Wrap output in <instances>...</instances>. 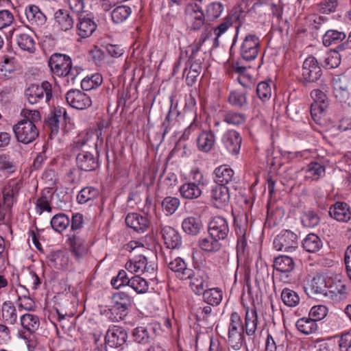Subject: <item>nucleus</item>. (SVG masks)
Listing matches in <instances>:
<instances>
[{
    "mask_svg": "<svg viewBox=\"0 0 351 351\" xmlns=\"http://www.w3.org/2000/svg\"><path fill=\"white\" fill-rule=\"evenodd\" d=\"M178 276L183 280H189V285L191 289L196 293L197 291V278H195V271L189 268L184 267L180 272L178 273Z\"/></svg>",
    "mask_w": 351,
    "mask_h": 351,
    "instance_id": "4d7b16f0",
    "label": "nucleus"
},
{
    "mask_svg": "<svg viewBox=\"0 0 351 351\" xmlns=\"http://www.w3.org/2000/svg\"><path fill=\"white\" fill-rule=\"evenodd\" d=\"M129 287L133 289L137 293H144L148 290V283L139 276L131 277Z\"/></svg>",
    "mask_w": 351,
    "mask_h": 351,
    "instance_id": "6e6d98bb",
    "label": "nucleus"
},
{
    "mask_svg": "<svg viewBox=\"0 0 351 351\" xmlns=\"http://www.w3.org/2000/svg\"><path fill=\"white\" fill-rule=\"evenodd\" d=\"M326 173V167L322 162L311 161L304 171V178L308 181H317Z\"/></svg>",
    "mask_w": 351,
    "mask_h": 351,
    "instance_id": "393cba45",
    "label": "nucleus"
},
{
    "mask_svg": "<svg viewBox=\"0 0 351 351\" xmlns=\"http://www.w3.org/2000/svg\"><path fill=\"white\" fill-rule=\"evenodd\" d=\"M52 97L51 84L43 82L40 86L32 84L25 90V97L30 104H36L43 99L48 102Z\"/></svg>",
    "mask_w": 351,
    "mask_h": 351,
    "instance_id": "39448f33",
    "label": "nucleus"
},
{
    "mask_svg": "<svg viewBox=\"0 0 351 351\" xmlns=\"http://www.w3.org/2000/svg\"><path fill=\"white\" fill-rule=\"evenodd\" d=\"M182 227L184 232L188 234L196 235L197 234V221L195 217H189L184 219Z\"/></svg>",
    "mask_w": 351,
    "mask_h": 351,
    "instance_id": "e2e57ef3",
    "label": "nucleus"
},
{
    "mask_svg": "<svg viewBox=\"0 0 351 351\" xmlns=\"http://www.w3.org/2000/svg\"><path fill=\"white\" fill-rule=\"evenodd\" d=\"M322 72L317 60L313 56L307 57L302 65V77L306 82H314L322 76Z\"/></svg>",
    "mask_w": 351,
    "mask_h": 351,
    "instance_id": "9b49d317",
    "label": "nucleus"
},
{
    "mask_svg": "<svg viewBox=\"0 0 351 351\" xmlns=\"http://www.w3.org/2000/svg\"><path fill=\"white\" fill-rule=\"evenodd\" d=\"M71 223L68 216L64 213L55 215L51 219V226L52 228L58 232L66 230Z\"/></svg>",
    "mask_w": 351,
    "mask_h": 351,
    "instance_id": "79ce46f5",
    "label": "nucleus"
},
{
    "mask_svg": "<svg viewBox=\"0 0 351 351\" xmlns=\"http://www.w3.org/2000/svg\"><path fill=\"white\" fill-rule=\"evenodd\" d=\"M258 316L256 308H245L244 322L237 312L230 315L228 327V342L235 350L245 342V335L254 338L258 328Z\"/></svg>",
    "mask_w": 351,
    "mask_h": 351,
    "instance_id": "f257e3e1",
    "label": "nucleus"
},
{
    "mask_svg": "<svg viewBox=\"0 0 351 351\" xmlns=\"http://www.w3.org/2000/svg\"><path fill=\"white\" fill-rule=\"evenodd\" d=\"M125 223L128 226L134 229L137 232H143L149 225L147 217L138 213H130L126 216Z\"/></svg>",
    "mask_w": 351,
    "mask_h": 351,
    "instance_id": "b1692460",
    "label": "nucleus"
},
{
    "mask_svg": "<svg viewBox=\"0 0 351 351\" xmlns=\"http://www.w3.org/2000/svg\"><path fill=\"white\" fill-rule=\"evenodd\" d=\"M127 339L126 330L122 327L113 325L110 326L106 332L105 343L111 348H118L125 343Z\"/></svg>",
    "mask_w": 351,
    "mask_h": 351,
    "instance_id": "f8f14e48",
    "label": "nucleus"
},
{
    "mask_svg": "<svg viewBox=\"0 0 351 351\" xmlns=\"http://www.w3.org/2000/svg\"><path fill=\"white\" fill-rule=\"evenodd\" d=\"M342 51L338 49V46L330 51H327L324 57L323 66L326 69H331L337 67L341 63V56Z\"/></svg>",
    "mask_w": 351,
    "mask_h": 351,
    "instance_id": "58836bf2",
    "label": "nucleus"
},
{
    "mask_svg": "<svg viewBox=\"0 0 351 351\" xmlns=\"http://www.w3.org/2000/svg\"><path fill=\"white\" fill-rule=\"evenodd\" d=\"M281 299L283 303L289 307H295L300 302V297L298 293L289 288L282 289Z\"/></svg>",
    "mask_w": 351,
    "mask_h": 351,
    "instance_id": "49530a36",
    "label": "nucleus"
},
{
    "mask_svg": "<svg viewBox=\"0 0 351 351\" xmlns=\"http://www.w3.org/2000/svg\"><path fill=\"white\" fill-rule=\"evenodd\" d=\"M16 41L21 49L30 53L35 52L36 43L32 34L20 33L16 36Z\"/></svg>",
    "mask_w": 351,
    "mask_h": 351,
    "instance_id": "72a5a7b5",
    "label": "nucleus"
},
{
    "mask_svg": "<svg viewBox=\"0 0 351 351\" xmlns=\"http://www.w3.org/2000/svg\"><path fill=\"white\" fill-rule=\"evenodd\" d=\"M49 66L52 73L59 77H67V81L73 82L80 73V69L72 66V61L65 54H53L49 60Z\"/></svg>",
    "mask_w": 351,
    "mask_h": 351,
    "instance_id": "7ed1b4c3",
    "label": "nucleus"
},
{
    "mask_svg": "<svg viewBox=\"0 0 351 351\" xmlns=\"http://www.w3.org/2000/svg\"><path fill=\"white\" fill-rule=\"evenodd\" d=\"M228 101L234 107L242 108L247 104V95L242 91L233 90L230 93Z\"/></svg>",
    "mask_w": 351,
    "mask_h": 351,
    "instance_id": "8fccbe9b",
    "label": "nucleus"
},
{
    "mask_svg": "<svg viewBox=\"0 0 351 351\" xmlns=\"http://www.w3.org/2000/svg\"><path fill=\"white\" fill-rule=\"evenodd\" d=\"M35 209L36 213L42 215L45 211L51 213L52 208L51 206V198L46 195H41L35 202Z\"/></svg>",
    "mask_w": 351,
    "mask_h": 351,
    "instance_id": "13d9d810",
    "label": "nucleus"
},
{
    "mask_svg": "<svg viewBox=\"0 0 351 351\" xmlns=\"http://www.w3.org/2000/svg\"><path fill=\"white\" fill-rule=\"evenodd\" d=\"M197 191V185L195 182H186L182 184L180 188V192L182 197L189 199L196 198Z\"/></svg>",
    "mask_w": 351,
    "mask_h": 351,
    "instance_id": "bf43d9fd",
    "label": "nucleus"
},
{
    "mask_svg": "<svg viewBox=\"0 0 351 351\" xmlns=\"http://www.w3.org/2000/svg\"><path fill=\"white\" fill-rule=\"evenodd\" d=\"M322 245L323 243L321 239L313 233L307 234L302 241L303 248L311 253L318 252L322 247Z\"/></svg>",
    "mask_w": 351,
    "mask_h": 351,
    "instance_id": "f704fd0d",
    "label": "nucleus"
},
{
    "mask_svg": "<svg viewBox=\"0 0 351 351\" xmlns=\"http://www.w3.org/2000/svg\"><path fill=\"white\" fill-rule=\"evenodd\" d=\"M215 182L217 184L226 186L234 177L233 170L226 165L217 167L215 171Z\"/></svg>",
    "mask_w": 351,
    "mask_h": 351,
    "instance_id": "cd10ccee",
    "label": "nucleus"
},
{
    "mask_svg": "<svg viewBox=\"0 0 351 351\" xmlns=\"http://www.w3.org/2000/svg\"><path fill=\"white\" fill-rule=\"evenodd\" d=\"M68 104L73 108L78 110H84L92 105L90 97L77 89H71L66 95Z\"/></svg>",
    "mask_w": 351,
    "mask_h": 351,
    "instance_id": "4468645a",
    "label": "nucleus"
},
{
    "mask_svg": "<svg viewBox=\"0 0 351 351\" xmlns=\"http://www.w3.org/2000/svg\"><path fill=\"white\" fill-rule=\"evenodd\" d=\"M2 318L8 324H14L17 321V313L14 305L11 302H5L1 308Z\"/></svg>",
    "mask_w": 351,
    "mask_h": 351,
    "instance_id": "ea45409f",
    "label": "nucleus"
},
{
    "mask_svg": "<svg viewBox=\"0 0 351 351\" xmlns=\"http://www.w3.org/2000/svg\"><path fill=\"white\" fill-rule=\"evenodd\" d=\"M55 23L62 31L71 29L74 25V19L68 10L60 9L54 13Z\"/></svg>",
    "mask_w": 351,
    "mask_h": 351,
    "instance_id": "a878e982",
    "label": "nucleus"
},
{
    "mask_svg": "<svg viewBox=\"0 0 351 351\" xmlns=\"http://www.w3.org/2000/svg\"><path fill=\"white\" fill-rule=\"evenodd\" d=\"M256 92V95L263 104L267 102L270 100L272 94L270 83L265 81L259 82L257 84Z\"/></svg>",
    "mask_w": 351,
    "mask_h": 351,
    "instance_id": "de8ad7c7",
    "label": "nucleus"
},
{
    "mask_svg": "<svg viewBox=\"0 0 351 351\" xmlns=\"http://www.w3.org/2000/svg\"><path fill=\"white\" fill-rule=\"evenodd\" d=\"M346 34L345 32L337 29H328L324 34L322 38L323 45L326 47L331 45H337L343 43L346 39Z\"/></svg>",
    "mask_w": 351,
    "mask_h": 351,
    "instance_id": "7c9ffc66",
    "label": "nucleus"
},
{
    "mask_svg": "<svg viewBox=\"0 0 351 351\" xmlns=\"http://www.w3.org/2000/svg\"><path fill=\"white\" fill-rule=\"evenodd\" d=\"M297 329L302 334L311 335L315 333L318 328L317 324L311 317H302L295 324Z\"/></svg>",
    "mask_w": 351,
    "mask_h": 351,
    "instance_id": "473e14b6",
    "label": "nucleus"
},
{
    "mask_svg": "<svg viewBox=\"0 0 351 351\" xmlns=\"http://www.w3.org/2000/svg\"><path fill=\"white\" fill-rule=\"evenodd\" d=\"M112 307L107 313L108 319L112 322L123 320L128 314L132 304V298L126 293L119 291L112 296Z\"/></svg>",
    "mask_w": 351,
    "mask_h": 351,
    "instance_id": "20e7f679",
    "label": "nucleus"
},
{
    "mask_svg": "<svg viewBox=\"0 0 351 351\" xmlns=\"http://www.w3.org/2000/svg\"><path fill=\"white\" fill-rule=\"evenodd\" d=\"M103 82L101 74L96 73L86 76L81 82L82 88L84 90H90L99 86Z\"/></svg>",
    "mask_w": 351,
    "mask_h": 351,
    "instance_id": "c03bdc74",
    "label": "nucleus"
},
{
    "mask_svg": "<svg viewBox=\"0 0 351 351\" xmlns=\"http://www.w3.org/2000/svg\"><path fill=\"white\" fill-rule=\"evenodd\" d=\"M328 313V308L325 305L313 306L309 312L308 315L317 322L325 318Z\"/></svg>",
    "mask_w": 351,
    "mask_h": 351,
    "instance_id": "0e129e2a",
    "label": "nucleus"
},
{
    "mask_svg": "<svg viewBox=\"0 0 351 351\" xmlns=\"http://www.w3.org/2000/svg\"><path fill=\"white\" fill-rule=\"evenodd\" d=\"M260 47L259 38L255 34H247L239 48L241 58L246 62L255 60L258 55Z\"/></svg>",
    "mask_w": 351,
    "mask_h": 351,
    "instance_id": "1a4fd4ad",
    "label": "nucleus"
},
{
    "mask_svg": "<svg viewBox=\"0 0 351 351\" xmlns=\"http://www.w3.org/2000/svg\"><path fill=\"white\" fill-rule=\"evenodd\" d=\"M13 132L19 142L28 144L38 136V130L35 124L29 121H20L13 125Z\"/></svg>",
    "mask_w": 351,
    "mask_h": 351,
    "instance_id": "0eeeda50",
    "label": "nucleus"
},
{
    "mask_svg": "<svg viewBox=\"0 0 351 351\" xmlns=\"http://www.w3.org/2000/svg\"><path fill=\"white\" fill-rule=\"evenodd\" d=\"M97 25L89 14L80 15L76 24V34L81 38H87L97 29Z\"/></svg>",
    "mask_w": 351,
    "mask_h": 351,
    "instance_id": "2eb2a0df",
    "label": "nucleus"
},
{
    "mask_svg": "<svg viewBox=\"0 0 351 351\" xmlns=\"http://www.w3.org/2000/svg\"><path fill=\"white\" fill-rule=\"evenodd\" d=\"M99 194V190L95 187L87 186L83 188L77 196V202L80 204H85L90 200L95 199Z\"/></svg>",
    "mask_w": 351,
    "mask_h": 351,
    "instance_id": "a18cd8bd",
    "label": "nucleus"
},
{
    "mask_svg": "<svg viewBox=\"0 0 351 351\" xmlns=\"http://www.w3.org/2000/svg\"><path fill=\"white\" fill-rule=\"evenodd\" d=\"M274 269L288 278L289 274L295 268V262L293 259L286 255H280L274 258L273 262Z\"/></svg>",
    "mask_w": 351,
    "mask_h": 351,
    "instance_id": "4be33fe9",
    "label": "nucleus"
},
{
    "mask_svg": "<svg viewBox=\"0 0 351 351\" xmlns=\"http://www.w3.org/2000/svg\"><path fill=\"white\" fill-rule=\"evenodd\" d=\"M329 215L339 222H348L351 219L350 206L343 202H337L329 209Z\"/></svg>",
    "mask_w": 351,
    "mask_h": 351,
    "instance_id": "6ab92c4d",
    "label": "nucleus"
},
{
    "mask_svg": "<svg viewBox=\"0 0 351 351\" xmlns=\"http://www.w3.org/2000/svg\"><path fill=\"white\" fill-rule=\"evenodd\" d=\"M132 9L128 5H117L111 12V18L114 23L119 24L125 21L131 15Z\"/></svg>",
    "mask_w": 351,
    "mask_h": 351,
    "instance_id": "4c0bfd02",
    "label": "nucleus"
},
{
    "mask_svg": "<svg viewBox=\"0 0 351 351\" xmlns=\"http://www.w3.org/2000/svg\"><path fill=\"white\" fill-rule=\"evenodd\" d=\"M19 310L23 309L27 311H34L36 308L35 302L29 296H19L17 301Z\"/></svg>",
    "mask_w": 351,
    "mask_h": 351,
    "instance_id": "69168bd1",
    "label": "nucleus"
},
{
    "mask_svg": "<svg viewBox=\"0 0 351 351\" xmlns=\"http://www.w3.org/2000/svg\"><path fill=\"white\" fill-rule=\"evenodd\" d=\"M53 260L55 262L56 267L64 269L69 265V256L63 252L58 251L53 255Z\"/></svg>",
    "mask_w": 351,
    "mask_h": 351,
    "instance_id": "338daca9",
    "label": "nucleus"
},
{
    "mask_svg": "<svg viewBox=\"0 0 351 351\" xmlns=\"http://www.w3.org/2000/svg\"><path fill=\"white\" fill-rule=\"evenodd\" d=\"M208 232L219 241L226 239L230 232L227 219L220 216L214 217L208 223Z\"/></svg>",
    "mask_w": 351,
    "mask_h": 351,
    "instance_id": "ddd939ff",
    "label": "nucleus"
},
{
    "mask_svg": "<svg viewBox=\"0 0 351 351\" xmlns=\"http://www.w3.org/2000/svg\"><path fill=\"white\" fill-rule=\"evenodd\" d=\"M215 34L214 27L210 23H205L203 22L202 30L200 38L199 39V45H203L206 43H209L212 47H217L219 40H215Z\"/></svg>",
    "mask_w": 351,
    "mask_h": 351,
    "instance_id": "e433bc0d",
    "label": "nucleus"
},
{
    "mask_svg": "<svg viewBox=\"0 0 351 351\" xmlns=\"http://www.w3.org/2000/svg\"><path fill=\"white\" fill-rule=\"evenodd\" d=\"M223 10V4L221 2L215 1L209 3L206 9V14H204L199 8V22L202 21V17L204 21L207 18L209 21H213L220 16Z\"/></svg>",
    "mask_w": 351,
    "mask_h": 351,
    "instance_id": "2f4dec72",
    "label": "nucleus"
},
{
    "mask_svg": "<svg viewBox=\"0 0 351 351\" xmlns=\"http://www.w3.org/2000/svg\"><path fill=\"white\" fill-rule=\"evenodd\" d=\"M273 244L277 251L293 252L298 248V237L293 232L283 230L274 238Z\"/></svg>",
    "mask_w": 351,
    "mask_h": 351,
    "instance_id": "9d476101",
    "label": "nucleus"
},
{
    "mask_svg": "<svg viewBox=\"0 0 351 351\" xmlns=\"http://www.w3.org/2000/svg\"><path fill=\"white\" fill-rule=\"evenodd\" d=\"M320 219L317 213L312 210L304 212L301 216V222L304 227L313 228L319 223Z\"/></svg>",
    "mask_w": 351,
    "mask_h": 351,
    "instance_id": "09e8293b",
    "label": "nucleus"
},
{
    "mask_svg": "<svg viewBox=\"0 0 351 351\" xmlns=\"http://www.w3.org/2000/svg\"><path fill=\"white\" fill-rule=\"evenodd\" d=\"M66 243L72 255L78 261L86 258L90 254L89 243L84 236L77 232L69 234Z\"/></svg>",
    "mask_w": 351,
    "mask_h": 351,
    "instance_id": "6e6552de",
    "label": "nucleus"
},
{
    "mask_svg": "<svg viewBox=\"0 0 351 351\" xmlns=\"http://www.w3.org/2000/svg\"><path fill=\"white\" fill-rule=\"evenodd\" d=\"M338 5L337 0H324L319 5V10L323 14L334 12Z\"/></svg>",
    "mask_w": 351,
    "mask_h": 351,
    "instance_id": "774afa93",
    "label": "nucleus"
},
{
    "mask_svg": "<svg viewBox=\"0 0 351 351\" xmlns=\"http://www.w3.org/2000/svg\"><path fill=\"white\" fill-rule=\"evenodd\" d=\"M132 337L134 341L141 344H146L149 343L150 340L149 333L144 327H137L134 328Z\"/></svg>",
    "mask_w": 351,
    "mask_h": 351,
    "instance_id": "052dcab7",
    "label": "nucleus"
},
{
    "mask_svg": "<svg viewBox=\"0 0 351 351\" xmlns=\"http://www.w3.org/2000/svg\"><path fill=\"white\" fill-rule=\"evenodd\" d=\"M215 143V136L211 130H204L199 134V150L204 152H210Z\"/></svg>",
    "mask_w": 351,
    "mask_h": 351,
    "instance_id": "c9c22d12",
    "label": "nucleus"
},
{
    "mask_svg": "<svg viewBox=\"0 0 351 351\" xmlns=\"http://www.w3.org/2000/svg\"><path fill=\"white\" fill-rule=\"evenodd\" d=\"M131 277H129L125 270H121L116 277L111 280V285L114 289H119L123 286H129Z\"/></svg>",
    "mask_w": 351,
    "mask_h": 351,
    "instance_id": "680f3d73",
    "label": "nucleus"
},
{
    "mask_svg": "<svg viewBox=\"0 0 351 351\" xmlns=\"http://www.w3.org/2000/svg\"><path fill=\"white\" fill-rule=\"evenodd\" d=\"M20 323L23 328L29 334L27 337L22 333L20 334V337L26 341L28 350L34 351L36 343L32 337H33L32 335L39 328L40 319L36 315L27 313L21 316Z\"/></svg>",
    "mask_w": 351,
    "mask_h": 351,
    "instance_id": "423d86ee",
    "label": "nucleus"
},
{
    "mask_svg": "<svg viewBox=\"0 0 351 351\" xmlns=\"http://www.w3.org/2000/svg\"><path fill=\"white\" fill-rule=\"evenodd\" d=\"M204 301L209 305H217L222 300V292L218 288L205 289L203 293Z\"/></svg>",
    "mask_w": 351,
    "mask_h": 351,
    "instance_id": "37998d69",
    "label": "nucleus"
},
{
    "mask_svg": "<svg viewBox=\"0 0 351 351\" xmlns=\"http://www.w3.org/2000/svg\"><path fill=\"white\" fill-rule=\"evenodd\" d=\"M221 141L230 154L237 155L239 153L242 138L237 131L234 130H227L222 136Z\"/></svg>",
    "mask_w": 351,
    "mask_h": 351,
    "instance_id": "f3484780",
    "label": "nucleus"
},
{
    "mask_svg": "<svg viewBox=\"0 0 351 351\" xmlns=\"http://www.w3.org/2000/svg\"><path fill=\"white\" fill-rule=\"evenodd\" d=\"M25 14L27 20L32 26L40 27L46 23V16L40 11L37 5H28L25 8Z\"/></svg>",
    "mask_w": 351,
    "mask_h": 351,
    "instance_id": "5701e85b",
    "label": "nucleus"
},
{
    "mask_svg": "<svg viewBox=\"0 0 351 351\" xmlns=\"http://www.w3.org/2000/svg\"><path fill=\"white\" fill-rule=\"evenodd\" d=\"M161 234L165 244L169 249H176L182 245V238L178 232L171 226L161 228Z\"/></svg>",
    "mask_w": 351,
    "mask_h": 351,
    "instance_id": "412c9836",
    "label": "nucleus"
},
{
    "mask_svg": "<svg viewBox=\"0 0 351 351\" xmlns=\"http://www.w3.org/2000/svg\"><path fill=\"white\" fill-rule=\"evenodd\" d=\"M87 140L80 138L74 143V148L80 150L76 157L77 167L83 171H90L99 166V154L96 151L97 145L89 146L90 150H86Z\"/></svg>",
    "mask_w": 351,
    "mask_h": 351,
    "instance_id": "f03ea898",
    "label": "nucleus"
},
{
    "mask_svg": "<svg viewBox=\"0 0 351 351\" xmlns=\"http://www.w3.org/2000/svg\"><path fill=\"white\" fill-rule=\"evenodd\" d=\"M230 195L226 186L216 184L212 187L210 199L217 208H225L228 206Z\"/></svg>",
    "mask_w": 351,
    "mask_h": 351,
    "instance_id": "dca6fc26",
    "label": "nucleus"
},
{
    "mask_svg": "<svg viewBox=\"0 0 351 351\" xmlns=\"http://www.w3.org/2000/svg\"><path fill=\"white\" fill-rule=\"evenodd\" d=\"M328 297L339 296V298L345 297L347 293V286L344 280L335 277L328 281L327 283Z\"/></svg>",
    "mask_w": 351,
    "mask_h": 351,
    "instance_id": "bb28decb",
    "label": "nucleus"
},
{
    "mask_svg": "<svg viewBox=\"0 0 351 351\" xmlns=\"http://www.w3.org/2000/svg\"><path fill=\"white\" fill-rule=\"evenodd\" d=\"M20 189V181L10 180L3 189V204L8 208H11L16 202L18 193Z\"/></svg>",
    "mask_w": 351,
    "mask_h": 351,
    "instance_id": "a211bd4d",
    "label": "nucleus"
},
{
    "mask_svg": "<svg viewBox=\"0 0 351 351\" xmlns=\"http://www.w3.org/2000/svg\"><path fill=\"white\" fill-rule=\"evenodd\" d=\"M219 240L210 234L199 240V247L207 252H215L220 250Z\"/></svg>",
    "mask_w": 351,
    "mask_h": 351,
    "instance_id": "a19ab883",
    "label": "nucleus"
},
{
    "mask_svg": "<svg viewBox=\"0 0 351 351\" xmlns=\"http://www.w3.org/2000/svg\"><path fill=\"white\" fill-rule=\"evenodd\" d=\"M180 199L177 197H167L162 202V210L167 215L173 214L180 206Z\"/></svg>",
    "mask_w": 351,
    "mask_h": 351,
    "instance_id": "864d4df0",
    "label": "nucleus"
},
{
    "mask_svg": "<svg viewBox=\"0 0 351 351\" xmlns=\"http://www.w3.org/2000/svg\"><path fill=\"white\" fill-rule=\"evenodd\" d=\"M239 17L240 14L237 12L226 16L219 25L214 27L215 34V40H219V38L226 33L227 30L235 23H237L239 20Z\"/></svg>",
    "mask_w": 351,
    "mask_h": 351,
    "instance_id": "c756f323",
    "label": "nucleus"
},
{
    "mask_svg": "<svg viewBox=\"0 0 351 351\" xmlns=\"http://www.w3.org/2000/svg\"><path fill=\"white\" fill-rule=\"evenodd\" d=\"M333 94L334 96L341 103L346 102L349 97V91L347 85V79L338 77L333 82Z\"/></svg>",
    "mask_w": 351,
    "mask_h": 351,
    "instance_id": "c85d7f7f",
    "label": "nucleus"
},
{
    "mask_svg": "<svg viewBox=\"0 0 351 351\" xmlns=\"http://www.w3.org/2000/svg\"><path fill=\"white\" fill-rule=\"evenodd\" d=\"M328 107V106L325 104H317V103L311 104L310 112L312 119L315 123L319 125L322 124L324 112Z\"/></svg>",
    "mask_w": 351,
    "mask_h": 351,
    "instance_id": "603ef678",
    "label": "nucleus"
},
{
    "mask_svg": "<svg viewBox=\"0 0 351 351\" xmlns=\"http://www.w3.org/2000/svg\"><path fill=\"white\" fill-rule=\"evenodd\" d=\"M246 117L244 114L234 111H228L223 115V121L229 125H239L245 123Z\"/></svg>",
    "mask_w": 351,
    "mask_h": 351,
    "instance_id": "3c124183",
    "label": "nucleus"
},
{
    "mask_svg": "<svg viewBox=\"0 0 351 351\" xmlns=\"http://www.w3.org/2000/svg\"><path fill=\"white\" fill-rule=\"evenodd\" d=\"M145 257L139 256L134 260H130L125 264V269L131 274L142 273L145 269Z\"/></svg>",
    "mask_w": 351,
    "mask_h": 351,
    "instance_id": "5fc2aeb1",
    "label": "nucleus"
},
{
    "mask_svg": "<svg viewBox=\"0 0 351 351\" xmlns=\"http://www.w3.org/2000/svg\"><path fill=\"white\" fill-rule=\"evenodd\" d=\"M327 283L324 276L317 274L308 282L307 286L305 287V291L308 295L322 294L328 296Z\"/></svg>",
    "mask_w": 351,
    "mask_h": 351,
    "instance_id": "aec40b11",
    "label": "nucleus"
}]
</instances>
